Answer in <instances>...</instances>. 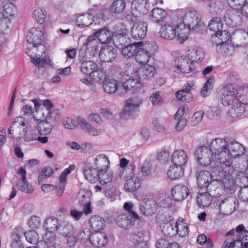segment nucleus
Segmentation results:
<instances>
[{"label": "nucleus", "instance_id": "30", "mask_svg": "<svg viewBox=\"0 0 248 248\" xmlns=\"http://www.w3.org/2000/svg\"><path fill=\"white\" fill-rule=\"evenodd\" d=\"M178 65L181 69L182 73L188 74L194 71L195 66L194 62L188 56H182L178 59Z\"/></svg>", "mask_w": 248, "mask_h": 248}, {"label": "nucleus", "instance_id": "37", "mask_svg": "<svg viewBox=\"0 0 248 248\" xmlns=\"http://www.w3.org/2000/svg\"><path fill=\"white\" fill-rule=\"evenodd\" d=\"M167 15L165 10L158 7L155 8L152 10L151 20L154 23L160 24L164 21Z\"/></svg>", "mask_w": 248, "mask_h": 248}, {"label": "nucleus", "instance_id": "8", "mask_svg": "<svg viewBox=\"0 0 248 248\" xmlns=\"http://www.w3.org/2000/svg\"><path fill=\"white\" fill-rule=\"evenodd\" d=\"M237 92L232 85H227L225 86L220 99L224 106H231L235 102H238Z\"/></svg>", "mask_w": 248, "mask_h": 248}, {"label": "nucleus", "instance_id": "64", "mask_svg": "<svg viewBox=\"0 0 248 248\" xmlns=\"http://www.w3.org/2000/svg\"><path fill=\"white\" fill-rule=\"evenodd\" d=\"M76 168V166L74 165H71L69 167L65 169L61 174L60 176V184H64L66 181L67 175L71 173V172L74 170Z\"/></svg>", "mask_w": 248, "mask_h": 248}, {"label": "nucleus", "instance_id": "21", "mask_svg": "<svg viewBox=\"0 0 248 248\" xmlns=\"http://www.w3.org/2000/svg\"><path fill=\"white\" fill-rule=\"evenodd\" d=\"M99 56L101 61L110 62L115 59L116 51L111 46H105L101 49Z\"/></svg>", "mask_w": 248, "mask_h": 248}, {"label": "nucleus", "instance_id": "24", "mask_svg": "<svg viewBox=\"0 0 248 248\" xmlns=\"http://www.w3.org/2000/svg\"><path fill=\"white\" fill-rule=\"evenodd\" d=\"M227 149L228 152L232 157L235 158L243 155L245 153V148L240 143L234 141H231L229 143H227Z\"/></svg>", "mask_w": 248, "mask_h": 248}, {"label": "nucleus", "instance_id": "33", "mask_svg": "<svg viewBox=\"0 0 248 248\" xmlns=\"http://www.w3.org/2000/svg\"><path fill=\"white\" fill-rule=\"evenodd\" d=\"M120 84V82L113 79H106L103 83L104 90L107 93L113 94L118 92L122 88Z\"/></svg>", "mask_w": 248, "mask_h": 248}, {"label": "nucleus", "instance_id": "54", "mask_svg": "<svg viewBox=\"0 0 248 248\" xmlns=\"http://www.w3.org/2000/svg\"><path fill=\"white\" fill-rule=\"evenodd\" d=\"M215 82V78L214 76H210L204 83L201 91V95L202 97H206L207 95V92L211 91L213 88Z\"/></svg>", "mask_w": 248, "mask_h": 248}, {"label": "nucleus", "instance_id": "12", "mask_svg": "<svg viewBox=\"0 0 248 248\" xmlns=\"http://www.w3.org/2000/svg\"><path fill=\"white\" fill-rule=\"evenodd\" d=\"M184 221L182 218H178L174 224L175 229L173 228L171 223L168 224L169 226H168V229L172 232H169V234L174 235L175 233H177L180 236H186L188 234L189 229L187 224Z\"/></svg>", "mask_w": 248, "mask_h": 248}, {"label": "nucleus", "instance_id": "36", "mask_svg": "<svg viewBox=\"0 0 248 248\" xmlns=\"http://www.w3.org/2000/svg\"><path fill=\"white\" fill-rule=\"evenodd\" d=\"M129 160L125 158H122L120 159V164L122 168L121 171H120L119 175L121 179H125L128 178L127 175L129 174L130 175L133 174V171L134 168L133 166H127L129 163Z\"/></svg>", "mask_w": 248, "mask_h": 248}, {"label": "nucleus", "instance_id": "42", "mask_svg": "<svg viewBox=\"0 0 248 248\" xmlns=\"http://www.w3.org/2000/svg\"><path fill=\"white\" fill-rule=\"evenodd\" d=\"M155 73V68L151 65L140 68L138 71L139 78L143 80L149 79L152 78L154 76Z\"/></svg>", "mask_w": 248, "mask_h": 248}, {"label": "nucleus", "instance_id": "51", "mask_svg": "<svg viewBox=\"0 0 248 248\" xmlns=\"http://www.w3.org/2000/svg\"><path fill=\"white\" fill-rule=\"evenodd\" d=\"M230 239L227 238L224 243L225 248H243L244 244L239 238L233 237Z\"/></svg>", "mask_w": 248, "mask_h": 248}, {"label": "nucleus", "instance_id": "35", "mask_svg": "<svg viewBox=\"0 0 248 248\" xmlns=\"http://www.w3.org/2000/svg\"><path fill=\"white\" fill-rule=\"evenodd\" d=\"M109 165V159L105 155L99 154L96 156L94 166L98 171H103L104 170H108Z\"/></svg>", "mask_w": 248, "mask_h": 248}, {"label": "nucleus", "instance_id": "7", "mask_svg": "<svg viewBox=\"0 0 248 248\" xmlns=\"http://www.w3.org/2000/svg\"><path fill=\"white\" fill-rule=\"evenodd\" d=\"M195 156L197 162L201 166H207L210 165L213 161L210 145L209 149L204 146H200L197 148L195 153Z\"/></svg>", "mask_w": 248, "mask_h": 248}, {"label": "nucleus", "instance_id": "10", "mask_svg": "<svg viewBox=\"0 0 248 248\" xmlns=\"http://www.w3.org/2000/svg\"><path fill=\"white\" fill-rule=\"evenodd\" d=\"M195 89L194 82L189 81L184 85L182 90L176 93V97L180 101L189 102L193 97L191 91Z\"/></svg>", "mask_w": 248, "mask_h": 248}, {"label": "nucleus", "instance_id": "50", "mask_svg": "<svg viewBox=\"0 0 248 248\" xmlns=\"http://www.w3.org/2000/svg\"><path fill=\"white\" fill-rule=\"evenodd\" d=\"M98 40L95 34L88 36L85 42L83 43V46H85L86 49H91L93 51L97 49L98 44Z\"/></svg>", "mask_w": 248, "mask_h": 248}, {"label": "nucleus", "instance_id": "5", "mask_svg": "<svg viewBox=\"0 0 248 248\" xmlns=\"http://www.w3.org/2000/svg\"><path fill=\"white\" fill-rule=\"evenodd\" d=\"M178 24L175 26L173 23H165L162 25L159 31V34L161 38L171 40L176 37L178 40H181V42L186 40V38L180 36L181 31L178 29Z\"/></svg>", "mask_w": 248, "mask_h": 248}, {"label": "nucleus", "instance_id": "22", "mask_svg": "<svg viewBox=\"0 0 248 248\" xmlns=\"http://www.w3.org/2000/svg\"><path fill=\"white\" fill-rule=\"evenodd\" d=\"M78 123L81 128L91 136H98L102 133L100 129H98L93 127L89 123L82 117H78Z\"/></svg>", "mask_w": 248, "mask_h": 248}, {"label": "nucleus", "instance_id": "13", "mask_svg": "<svg viewBox=\"0 0 248 248\" xmlns=\"http://www.w3.org/2000/svg\"><path fill=\"white\" fill-rule=\"evenodd\" d=\"M43 33L39 28H31L27 33L26 39L29 44L37 47L41 45Z\"/></svg>", "mask_w": 248, "mask_h": 248}, {"label": "nucleus", "instance_id": "31", "mask_svg": "<svg viewBox=\"0 0 248 248\" xmlns=\"http://www.w3.org/2000/svg\"><path fill=\"white\" fill-rule=\"evenodd\" d=\"M143 45L142 42L134 43L131 45L129 44L122 48V53L126 58H133L136 56L137 51L140 46Z\"/></svg>", "mask_w": 248, "mask_h": 248}, {"label": "nucleus", "instance_id": "38", "mask_svg": "<svg viewBox=\"0 0 248 248\" xmlns=\"http://www.w3.org/2000/svg\"><path fill=\"white\" fill-rule=\"evenodd\" d=\"M242 104L238 101V102H235L232 105V107L228 111V116L235 118L241 115L245 111V107Z\"/></svg>", "mask_w": 248, "mask_h": 248}, {"label": "nucleus", "instance_id": "17", "mask_svg": "<svg viewBox=\"0 0 248 248\" xmlns=\"http://www.w3.org/2000/svg\"><path fill=\"white\" fill-rule=\"evenodd\" d=\"M144 0H133L131 3V16L127 15V18L131 21H135L136 18L140 16L145 4Z\"/></svg>", "mask_w": 248, "mask_h": 248}, {"label": "nucleus", "instance_id": "16", "mask_svg": "<svg viewBox=\"0 0 248 248\" xmlns=\"http://www.w3.org/2000/svg\"><path fill=\"white\" fill-rule=\"evenodd\" d=\"M147 31V24L144 22H139L135 23L131 30L132 38L138 40L144 38Z\"/></svg>", "mask_w": 248, "mask_h": 248}, {"label": "nucleus", "instance_id": "63", "mask_svg": "<svg viewBox=\"0 0 248 248\" xmlns=\"http://www.w3.org/2000/svg\"><path fill=\"white\" fill-rule=\"evenodd\" d=\"M149 99L154 106L159 105L163 101V99L160 95V92L158 91L153 92L150 95Z\"/></svg>", "mask_w": 248, "mask_h": 248}, {"label": "nucleus", "instance_id": "6", "mask_svg": "<svg viewBox=\"0 0 248 248\" xmlns=\"http://www.w3.org/2000/svg\"><path fill=\"white\" fill-rule=\"evenodd\" d=\"M142 101V99L138 96H134L127 99L121 113V117L126 118L134 115L139 111L140 105Z\"/></svg>", "mask_w": 248, "mask_h": 248}, {"label": "nucleus", "instance_id": "61", "mask_svg": "<svg viewBox=\"0 0 248 248\" xmlns=\"http://www.w3.org/2000/svg\"><path fill=\"white\" fill-rule=\"evenodd\" d=\"M24 236L26 240L31 244H36L39 241L38 234L34 230L26 232Z\"/></svg>", "mask_w": 248, "mask_h": 248}, {"label": "nucleus", "instance_id": "19", "mask_svg": "<svg viewBox=\"0 0 248 248\" xmlns=\"http://www.w3.org/2000/svg\"><path fill=\"white\" fill-rule=\"evenodd\" d=\"M189 189L185 186L178 185L173 186L171 189V195L175 201H182L188 195Z\"/></svg>", "mask_w": 248, "mask_h": 248}, {"label": "nucleus", "instance_id": "53", "mask_svg": "<svg viewBox=\"0 0 248 248\" xmlns=\"http://www.w3.org/2000/svg\"><path fill=\"white\" fill-rule=\"evenodd\" d=\"M108 170H100L98 173V181L102 184H106L110 182L113 178V173L112 172L108 171L107 172Z\"/></svg>", "mask_w": 248, "mask_h": 248}, {"label": "nucleus", "instance_id": "23", "mask_svg": "<svg viewBox=\"0 0 248 248\" xmlns=\"http://www.w3.org/2000/svg\"><path fill=\"white\" fill-rule=\"evenodd\" d=\"M187 55L193 62H200L204 58L205 54L202 47L195 46L188 49Z\"/></svg>", "mask_w": 248, "mask_h": 248}, {"label": "nucleus", "instance_id": "44", "mask_svg": "<svg viewBox=\"0 0 248 248\" xmlns=\"http://www.w3.org/2000/svg\"><path fill=\"white\" fill-rule=\"evenodd\" d=\"M97 68V64L91 61H88L80 63V71L85 75L90 76Z\"/></svg>", "mask_w": 248, "mask_h": 248}, {"label": "nucleus", "instance_id": "46", "mask_svg": "<svg viewBox=\"0 0 248 248\" xmlns=\"http://www.w3.org/2000/svg\"><path fill=\"white\" fill-rule=\"evenodd\" d=\"M44 227L48 231L47 232H54L58 230V220L53 217H48L45 222Z\"/></svg>", "mask_w": 248, "mask_h": 248}, {"label": "nucleus", "instance_id": "20", "mask_svg": "<svg viewBox=\"0 0 248 248\" xmlns=\"http://www.w3.org/2000/svg\"><path fill=\"white\" fill-rule=\"evenodd\" d=\"M89 239L93 245L98 248L104 247L108 242L107 235L99 232L91 234Z\"/></svg>", "mask_w": 248, "mask_h": 248}, {"label": "nucleus", "instance_id": "56", "mask_svg": "<svg viewBox=\"0 0 248 248\" xmlns=\"http://www.w3.org/2000/svg\"><path fill=\"white\" fill-rule=\"evenodd\" d=\"M223 23L220 17H213L208 25V28L210 30L215 32L219 31L222 30Z\"/></svg>", "mask_w": 248, "mask_h": 248}, {"label": "nucleus", "instance_id": "28", "mask_svg": "<svg viewBox=\"0 0 248 248\" xmlns=\"http://www.w3.org/2000/svg\"><path fill=\"white\" fill-rule=\"evenodd\" d=\"M89 222L91 229L95 232L103 230L106 226L104 218L98 215L92 216L90 218Z\"/></svg>", "mask_w": 248, "mask_h": 248}, {"label": "nucleus", "instance_id": "55", "mask_svg": "<svg viewBox=\"0 0 248 248\" xmlns=\"http://www.w3.org/2000/svg\"><path fill=\"white\" fill-rule=\"evenodd\" d=\"M16 12V7L12 3L8 2L3 6L2 14L6 18L14 16Z\"/></svg>", "mask_w": 248, "mask_h": 248}, {"label": "nucleus", "instance_id": "27", "mask_svg": "<svg viewBox=\"0 0 248 248\" xmlns=\"http://www.w3.org/2000/svg\"><path fill=\"white\" fill-rule=\"evenodd\" d=\"M187 154L184 150H177L172 153L171 160L173 165L182 167L187 161Z\"/></svg>", "mask_w": 248, "mask_h": 248}, {"label": "nucleus", "instance_id": "60", "mask_svg": "<svg viewBox=\"0 0 248 248\" xmlns=\"http://www.w3.org/2000/svg\"><path fill=\"white\" fill-rule=\"evenodd\" d=\"M56 238V235L54 232H47L45 235V240L44 242H40V244L41 245H44V247L52 246L57 243Z\"/></svg>", "mask_w": 248, "mask_h": 248}, {"label": "nucleus", "instance_id": "11", "mask_svg": "<svg viewBox=\"0 0 248 248\" xmlns=\"http://www.w3.org/2000/svg\"><path fill=\"white\" fill-rule=\"evenodd\" d=\"M244 226L239 225L236 228H233L227 233V236H233L239 238L244 244L243 248H248V232L244 231Z\"/></svg>", "mask_w": 248, "mask_h": 248}, {"label": "nucleus", "instance_id": "40", "mask_svg": "<svg viewBox=\"0 0 248 248\" xmlns=\"http://www.w3.org/2000/svg\"><path fill=\"white\" fill-rule=\"evenodd\" d=\"M143 46H140L136 55V61L141 65L146 64L150 58V54L148 51L143 48Z\"/></svg>", "mask_w": 248, "mask_h": 248}, {"label": "nucleus", "instance_id": "52", "mask_svg": "<svg viewBox=\"0 0 248 248\" xmlns=\"http://www.w3.org/2000/svg\"><path fill=\"white\" fill-rule=\"evenodd\" d=\"M58 231L64 237L74 233L73 226L66 222H62L59 225Z\"/></svg>", "mask_w": 248, "mask_h": 248}, {"label": "nucleus", "instance_id": "47", "mask_svg": "<svg viewBox=\"0 0 248 248\" xmlns=\"http://www.w3.org/2000/svg\"><path fill=\"white\" fill-rule=\"evenodd\" d=\"M217 32H216L211 37V41L213 45L216 46L217 50L220 53H225L226 47L224 45L220 38Z\"/></svg>", "mask_w": 248, "mask_h": 248}, {"label": "nucleus", "instance_id": "26", "mask_svg": "<svg viewBox=\"0 0 248 248\" xmlns=\"http://www.w3.org/2000/svg\"><path fill=\"white\" fill-rule=\"evenodd\" d=\"M139 219L134 218L133 217L128 215V214H123L117 217L116 222L120 227L126 229L133 226L135 221Z\"/></svg>", "mask_w": 248, "mask_h": 248}, {"label": "nucleus", "instance_id": "59", "mask_svg": "<svg viewBox=\"0 0 248 248\" xmlns=\"http://www.w3.org/2000/svg\"><path fill=\"white\" fill-rule=\"evenodd\" d=\"M238 100L243 105H248V86L244 87L237 93Z\"/></svg>", "mask_w": 248, "mask_h": 248}, {"label": "nucleus", "instance_id": "45", "mask_svg": "<svg viewBox=\"0 0 248 248\" xmlns=\"http://www.w3.org/2000/svg\"><path fill=\"white\" fill-rule=\"evenodd\" d=\"M213 196L208 192L205 193H199L197 197L198 204L203 207H208L212 203V197Z\"/></svg>", "mask_w": 248, "mask_h": 248}, {"label": "nucleus", "instance_id": "32", "mask_svg": "<svg viewBox=\"0 0 248 248\" xmlns=\"http://www.w3.org/2000/svg\"><path fill=\"white\" fill-rule=\"evenodd\" d=\"M99 171L96 169L89 165H86L84 168L83 173L88 181L91 183H95L98 181Z\"/></svg>", "mask_w": 248, "mask_h": 248}, {"label": "nucleus", "instance_id": "39", "mask_svg": "<svg viewBox=\"0 0 248 248\" xmlns=\"http://www.w3.org/2000/svg\"><path fill=\"white\" fill-rule=\"evenodd\" d=\"M93 16L92 14L87 13L78 16L76 19V24L77 26L80 28L88 27L91 25L93 22Z\"/></svg>", "mask_w": 248, "mask_h": 248}, {"label": "nucleus", "instance_id": "2", "mask_svg": "<svg viewBox=\"0 0 248 248\" xmlns=\"http://www.w3.org/2000/svg\"><path fill=\"white\" fill-rule=\"evenodd\" d=\"M203 27L199 13L195 10L188 11L183 16V23L178 24V29L181 31L180 36L187 39L190 30L200 32Z\"/></svg>", "mask_w": 248, "mask_h": 248}, {"label": "nucleus", "instance_id": "14", "mask_svg": "<svg viewBox=\"0 0 248 248\" xmlns=\"http://www.w3.org/2000/svg\"><path fill=\"white\" fill-rule=\"evenodd\" d=\"M212 173L208 171H201L197 173L196 176L197 182L200 188H205L207 185L210 183V181H212L215 177L213 176V170L216 169V168L214 165H212Z\"/></svg>", "mask_w": 248, "mask_h": 248}, {"label": "nucleus", "instance_id": "4", "mask_svg": "<svg viewBox=\"0 0 248 248\" xmlns=\"http://www.w3.org/2000/svg\"><path fill=\"white\" fill-rule=\"evenodd\" d=\"M244 2L245 3L242 7L240 6V8H238L237 6L230 8L226 12L224 18L227 24H231L232 23H237L238 22H241L243 16L248 18V3H246V0Z\"/></svg>", "mask_w": 248, "mask_h": 248}, {"label": "nucleus", "instance_id": "57", "mask_svg": "<svg viewBox=\"0 0 248 248\" xmlns=\"http://www.w3.org/2000/svg\"><path fill=\"white\" fill-rule=\"evenodd\" d=\"M33 17L38 23L42 24L45 21L46 12L42 8H38L34 11Z\"/></svg>", "mask_w": 248, "mask_h": 248}, {"label": "nucleus", "instance_id": "34", "mask_svg": "<svg viewBox=\"0 0 248 248\" xmlns=\"http://www.w3.org/2000/svg\"><path fill=\"white\" fill-rule=\"evenodd\" d=\"M129 37L125 33L113 34L112 42L114 46L119 48H122L129 44Z\"/></svg>", "mask_w": 248, "mask_h": 248}, {"label": "nucleus", "instance_id": "48", "mask_svg": "<svg viewBox=\"0 0 248 248\" xmlns=\"http://www.w3.org/2000/svg\"><path fill=\"white\" fill-rule=\"evenodd\" d=\"M131 239L136 245L133 248H145L146 243L143 241V234L140 232L131 234Z\"/></svg>", "mask_w": 248, "mask_h": 248}, {"label": "nucleus", "instance_id": "29", "mask_svg": "<svg viewBox=\"0 0 248 248\" xmlns=\"http://www.w3.org/2000/svg\"><path fill=\"white\" fill-rule=\"evenodd\" d=\"M134 173L130 175L129 174L127 175L128 178L124 179L125 181L124 184V188L128 191L133 192L139 189L141 185L140 179L136 176H134Z\"/></svg>", "mask_w": 248, "mask_h": 248}, {"label": "nucleus", "instance_id": "41", "mask_svg": "<svg viewBox=\"0 0 248 248\" xmlns=\"http://www.w3.org/2000/svg\"><path fill=\"white\" fill-rule=\"evenodd\" d=\"M184 171L182 167L173 165L168 170L167 175L170 179L175 180L183 176Z\"/></svg>", "mask_w": 248, "mask_h": 248}, {"label": "nucleus", "instance_id": "25", "mask_svg": "<svg viewBox=\"0 0 248 248\" xmlns=\"http://www.w3.org/2000/svg\"><path fill=\"white\" fill-rule=\"evenodd\" d=\"M98 41L102 44H109L112 42L113 34L107 28L101 29L94 32Z\"/></svg>", "mask_w": 248, "mask_h": 248}, {"label": "nucleus", "instance_id": "18", "mask_svg": "<svg viewBox=\"0 0 248 248\" xmlns=\"http://www.w3.org/2000/svg\"><path fill=\"white\" fill-rule=\"evenodd\" d=\"M141 87V84L138 78H129L124 81L122 88L124 90V93H133L139 90ZM122 93L123 92L122 91Z\"/></svg>", "mask_w": 248, "mask_h": 248}, {"label": "nucleus", "instance_id": "43", "mask_svg": "<svg viewBox=\"0 0 248 248\" xmlns=\"http://www.w3.org/2000/svg\"><path fill=\"white\" fill-rule=\"evenodd\" d=\"M126 8L124 0H115L109 7V11L112 14L118 15L122 13Z\"/></svg>", "mask_w": 248, "mask_h": 248}, {"label": "nucleus", "instance_id": "3", "mask_svg": "<svg viewBox=\"0 0 248 248\" xmlns=\"http://www.w3.org/2000/svg\"><path fill=\"white\" fill-rule=\"evenodd\" d=\"M232 175L224 173V171L213 170V176L215 177L205 188L213 197H219L223 191V184L225 181L232 178Z\"/></svg>", "mask_w": 248, "mask_h": 248}, {"label": "nucleus", "instance_id": "49", "mask_svg": "<svg viewBox=\"0 0 248 248\" xmlns=\"http://www.w3.org/2000/svg\"><path fill=\"white\" fill-rule=\"evenodd\" d=\"M41 120L38 125V133L41 135H47L51 131L53 125L50 124L47 120Z\"/></svg>", "mask_w": 248, "mask_h": 248}, {"label": "nucleus", "instance_id": "62", "mask_svg": "<svg viewBox=\"0 0 248 248\" xmlns=\"http://www.w3.org/2000/svg\"><path fill=\"white\" fill-rule=\"evenodd\" d=\"M133 207L134 204L131 202H127L124 204V208L127 211L128 215L133 217L134 218H139L138 214L133 210Z\"/></svg>", "mask_w": 248, "mask_h": 248}, {"label": "nucleus", "instance_id": "58", "mask_svg": "<svg viewBox=\"0 0 248 248\" xmlns=\"http://www.w3.org/2000/svg\"><path fill=\"white\" fill-rule=\"evenodd\" d=\"M90 77L97 82H104L106 79L105 72L102 69H98V67L96 69L92 72V74L90 75Z\"/></svg>", "mask_w": 248, "mask_h": 248}, {"label": "nucleus", "instance_id": "15", "mask_svg": "<svg viewBox=\"0 0 248 248\" xmlns=\"http://www.w3.org/2000/svg\"><path fill=\"white\" fill-rule=\"evenodd\" d=\"M157 205L155 201L152 199L144 200L140 207L141 214L145 216H151L156 211Z\"/></svg>", "mask_w": 248, "mask_h": 248}, {"label": "nucleus", "instance_id": "9", "mask_svg": "<svg viewBox=\"0 0 248 248\" xmlns=\"http://www.w3.org/2000/svg\"><path fill=\"white\" fill-rule=\"evenodd\" d=\"M17 173L20 177L16 184V186L18 189L21 192L26 193H32L34 191V188L31 184L28 182L26 179L25 166L20 167Z\"/></svg>", "mask_w": 248, "mask_h": 248}, {"label": "nucleus", "instance_id": "1", "mask_svg": "<svg viewBox=\"0 0 248 248\" xmlns=\"http://www.w3.org/2000/svg\"><path fill=\"white\" fill-rule=\"evenodd\" d=\"M213 160L218 164L215 167L217 170L232 174L234 168L232 165L231 156L227 149V142L222 138H216L210 142Z\"/></svg>", "mask_w": 248, "mask_h": 248}]
</instances>
